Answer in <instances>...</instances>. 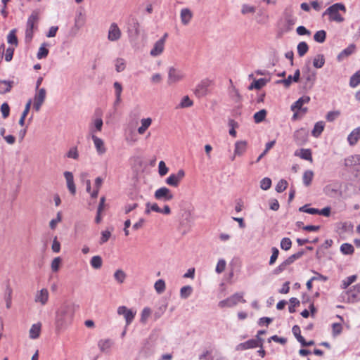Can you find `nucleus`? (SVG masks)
<instances>
[{
	"instance_id": "obj_1",
	"label": "nucleus",
	"mask_w": 360,
	"mask_h": 360,
	"mask_svg": "<svg viewBox=\"0 0 360 360\" xmlns=\"http://www.w3.org/2000/svg\"><path fill=\"white\" fill-rule=\"evenodd\" d=\"M75 311V305L70 302H64L57 309L55 314L56 331L63 330L71 324Z\"/></svg>"
},
{
	"instance_id": "obj_2",
	"label": "nucleus",
	"mask_w": 360,
	"mask_h": 360,
	"mask_svg": "<svg viewBox=\"0 0 360 360\" xmlns=\"http://www.w3.org/2000/svg\"><path fill=\"white\" fill-rule=\"evenodd\" d=\"M346 13L345 6L342 3H335L329 6L322 14V16H328L329 21L341 23L345 20L341 14Z\"/></svg>"
},
{
	"instance_id": "obj_3",
	"label": "nucleus",
	"mask_w": 360,
	"mask_h": 360,
	"mask_svg": "<svg viewBox=\"0 0 360 360\" xmlns=\"http://www.w3.org/2000/svg\"><path fill=\"white\" fill-rule=\"evenodd\" d=\"M239 302L245 303L246 301L243 299V293L236 292L226 300L219 302V306L223 307H232L236 305Z\"/></svg>"
},
{
	"instance_id": "obj_4",
	"label": "nucleus",
	"mask_w": 360,
	"mask_h": 360,
	"mask_svg": "<svg viewBox=\"0 0 360 360\" xmlns=\"http://www.w3.org/2000/svg\"><path fill=\"white\" fill-rule=\"evenodd\" d=\"M283 30L288 32L291 30L292 26L296 22V18L292 14L291 7L285 8L283 11Z\"/></svg>"
},
{
	"instance_id": "obj_5",
	"label": "nucleus",
	"mask_w": 360,
	"mask_h": 360,
	"mask_svg": "<svg viewBox=\"0 0 360 360\" xmlns=\"http://www.w3.org/2000/svg\"><path fill=\"white\" fill-rule=\"evenodd\" d=\"M185 77L184 73L179 69L170 67L168 70V84H172L181 81Z\"/></svg>"
},
{
	"instance_id": "obj_6",
	"label": "nucleus",
	"mask_w": 360,
	"mask_h": 360,
	"mask_svg": "<svg viewBox=\"0 0 360 360\" xmlns=\"http://www.w3.org/2000/svg\"><path fill=\"white\" fill-rule=\"evenodd\" d=\"M309 133L304 128L296 130L293 134V139L297 146H301L308 141Z\"/></svg>"
},
{
	"instance_id": "obj_7",
	"label": "nucleus",
	"mask_w": 360,
	"mask_h": 360,
	"mask_svg": "<svg viewBox=\"0 0 360 360\" xmlns=\"http://www.w3.org/2000/svg\"><path fill=\"white\" fill-rule=\"evenodd\" d=\"M46 96V91L44 88H41L39 90H36V93L34 96L33 108L38 112L42 104L44 103Z\"/></svg>"
},
{
	"instance_id": "obj_8",
	"label": "nucleus",
	"mask_w": 360,
	"mask_h": 360,
	"mask_svg": "<svg viewBox=\"0 0 360 360\" xmlns=\"http://www.w3.org/2000/svg\"><path fill=\"white\" fill-rule=\"evenodd\" d=\"M185 176V172L184 169H179L176 174H171L165 180L167 185L177 187L179 183Z\"/></svg>"
},
{
	"instance_id": "obj_9",
	"label": "nucleus",
	"mask_w": 360,
	"mask_h": 360,
	"mask_svg": "<svg viewBox=\"0 0 360 360\" xmlns=\"http://www.w3.org/2000/svg\"><path fill=\"white\" fill-rule=\"evenodd\" d=\"M117 314L122 315L126 321V327L131 323L134 319L136 311L132 309H128L125 306H120L117 308Z\"/></svg>"
},
{
	"instance_id": "obj_10",
	"label": "nucleus",
	"mask_w": 360,
	"mask_h": 360,
	"mask_svg": "<svg viewBox=\"0 0 360 360\" xmlns=\"http://www.w3.org/2000/svg\"><path fill=\"white\" fill-rule=\"evenodd\" d=\"M154 197L158 200L169 201L174 196L171 191L167 187H161L155 191Z\"/></svg>"
},
{
	"instance_id": "obj_11",
	"label": "nucleus",
	"mask_w": 360,
	"mask_h": 360,
	"mask_svg": "<svg viewBox=\"0 0 360 360\" xmlns=\"http://www.w3.org/2000/svg\"><path fill=\"white\" fill-rule=\"evenodd\" d=\"M212 81L209 79L202 80L196 86L194 94L196 96L200 98L207 95L208 87L211 85Z\"/></svg>"
},
{
	"instance_id": "obj_12",
	"label": "nucleus",
	"mask_w": 360,
	"mask_h": 360,
	"mask_svg": "<svg viewBox=\"0 0 360 360\" xmlns=\"http://www.w3.org/2000/svg\"><path fill=\"white\" fill-rule=\"evenodd\" d=\"M349 302H356L360 300V283L354 285L352 289L347 291Z\"/></svg>"
},
{
	"instance_id": "obj_13",
	"label": "nucleus",
	"mask_w": 360,
	"mask_h": 360,
	"mask_svg": "<svg viewBox=\"0 0 360 360\" xmlns=\"http://www.w3.org/2000/svg\"><path fill=\"white\" fill-rule=\"evenodd\" d=\"M121 31L115 22L112 23L110 26L108 34V40L115 41L121 37Z\"/></svg>"
},
{
	"instance_id": "obj_14",
	"label": "nucleus",
	"mask_w": 360,
	"mask_h": 360,
	"mask_svg": "<svg viewBox=\"0 0 360 360\" xmlns=\"http://www.w3.org/2000/svg\"><path fill=\"white\" fill-rule=\"evenodd\" d=\"M310 101L309 96H304L300 98L296 102H295L292 106L291 110L294 112L301 110L306 112L307 110V108H302L304 104L308 103Z\"/></svg>"
},
{
	"instance_id": "obj_15",
	"label": "nucleus",
	"mask_w": 360,
	"mask_h": 360,
	"mask_svg": "<svg viewBox=\"0 0 360 360\" xmlns=\"http://www.w3.org/2000/svg\"><path fill=\"white\" fill-rule=\"evenodd\" d=\"M49 293L46 288H43L36 292L34 302L45 305L49 300Z\"/></svg>"
},
{
	"instance_id": "obj_16",
	"label": "nucleus",
	"mask_w": 360,
	"mask_h": 360,
	"mask_svg": "<svg viewBox=\"0 0 360 360\" xmlns=\"http://www.w3.org/2000/svg\"><path fill=\"white\" fill-rule=\"evenodd\" d=\"M263 339H252L245 342L240 343L238 345V349H247L250 348H255L262 345Z\"/></svg>"
},
{
	"instance_id": "obj_17",
	"label": "nucleus",
	"mask_w": 360,
	"mask_h": 360,
	"mask_svg": "<svg viewBox=\"0 0 360 360\" xmlns=\"http://www.w3.org/2000/svg\"><path fill=\"white\" fill-rule=\"evenodd\" d=\"M64 176L66 180L67 187L71 194L75 195L76 193V186L74 182L73 174L70 172H65Z\"/></svg>"
},
{
	"instance_id": "obj_18",
	"label": "nucleus",
	"mask_w": 360,
	"mask_h": 360,
	"mask_svg": "<svg viewBox=\"0 0 360 360\" xmlns=\"http://www.w3.org/2000/svg\"><path fill=\"white\" fill-rule=\"evenodd\" d=\"M91 139L94 141L97 153L100 155H103L106 152V148L105 147L103 141L94 134L91 135Z\"/></svg>"
},
{
	"instance_id": "obj_19",
	"label": "nucleus",
	"mask_w": 360,
	"mask_h": 360,
	"mask_svg": "<svg viewBox=\"0 0 360 360\" xmlns=\"http://www.w3.org/2000/svg\"><path fill=\"white\" fill-rule=\"evenodd\" d=\"M192 18H193V13L189 8H184L181 10L180 18H181V23L184 25H188L189 22H191Z\"/></svg>"
},
{
	"instance_id": "obj_20",
	"label": "nucleus",
	"mask_w": 360,
	"mask_h": 360,
	"mask_svg": "<svg viewBox=\"0 0 360 360\" xmlns=\"http://www.w3.org/2000/svg\"><path fill=\"white\" fill-rule=\"evenodd\" d=\"M165 44H163V39L158 40L153 48L150 50V54L151 56L156 57L160 55L164 51Z\"/></svg>"
},
{
	"instance_id": "obj_21",
	"label": "nucleus",
	"mask_w": 360,
	"mask_h": 360,
	"mask_svg": "<svg viewBox=\"0 0 360 360\" xmlns=\"http://www.w3.org/2000/svg\"><path fill=\"white\" fill-rule=\"evenodd\" d=\"M295 156H299L300 158L312 162V155L311 150L309 148H302L300 150H296L295 152Z\"/></svg>"
},
{
	"instance_id": "obj_22",
	"label": "nucleus",
	"mask_w": 360,
	"mask_h": 360,
	"mask_svg": "<svg viewBox=\"0 0 360 360\" xmlns=\"http://www.w3.org/2000/svg\"><path fill=\"white\" fill-rule=\"evenodd\" d=\"M113 342L110 339L100 340L98 342V347L101 352H108L112 347Z\"/></svg>"
},
{
	"instance_id": "obj_23",
	"label": "nucleus",
	"mask_w": 360,
	"mask_h": 360,
	"mask_svg": "<svg viewBox=\"0 0 360 360\" xmlns=\"http://www.w3.org/2000/svg\"><path fill=\"white\" fill-rule=\"evenodd\" d=\"M360 139V127L354 129L348 136L347 141L351 146L355 145Z\"/></svg>"
},
{
	"instance_id": "obj_24",
	"label": "nucleus",
	"mask_w": 360,
	"mask_h": 360,
	"mask_svg": "<svg viewBox=\"0 0 360 360\" xmlns=\"http://www.w3.org/2000/svg\"><path fill=\"white\" fill-rule=\"evenodd\" d=\"M247 142L245 141H238L235 143V155L241 156L246 151Z\"/></svg>"
},
{
	"instance_id": "obj_25",
	"label": "nucleus",
	"mask_w": 360,
	"mask_h": 360,
	"mask_svg": "<svg viewBox=\"0 0 360 360\" xmlns=\"http://www.w3.org/2000/svg\"><path fill=\"white\" fill-rule=\"evenodd\" d=\"M356 49V46L354 44H350L346 49L342 50L338 56L337 58L339 61L342 60L345 58L352 54Z\"/></svg>"
},
{
	"instance_id": "obj_26",
	"label": "nucleus",
	"mask_w": 360,
	"mask_h": 360,
	"mask_svg": "<svg viewBox=\"0 0 360 360\" xmlns=\"http://www.w3.org/2000/svg\"><path fill=\"white\" fill-rule=\"evenodd\" d=\"M38 20H39L38 13L36 11L32 12V14L30 15V17L27 19L26 29L34 30V25H35V24L37 23Z\"/></svg>"
},
{
	"instance_id": "obj_27",
	"label": "nucleus",
	"mask_w": 360,
	"mask_h": 360,
	"mask_svg": "<svg viewBox=\"0 0 360 360\" xmlns=\"http://www.w3.org/2000/svg\"><path fill=\"white\" fill-rule=\"evenodd\" d=\"M13 81L0 79V94H4L9 92L13 87Z\"/></svg>"
},
{
	"instance_id": "obj_28",
	"label": "nucleus",
	"mask_w": 360,
	"mask_h": 360,
	"mask_svg": "<svg viewBox=\"0 0 360 360\" xmlns=\"http://www.w3.org/2000/svg\"><path fill=\"white\" fill-rule=\"evenodd\" d=\"M324 127L325 124L323 121L317 122L316 123H315L314 129L311 131V135L315 138L319 137L320 135L322 134Z\"/></svg>"
},
{
	"instance_id": "obj_29",
	"label": "nucleus",
	"mask_w": 360,
	"mask_h": 360,
	"mask_svg": "<svg viewBox=\"0 0 360 360\" xmlns=\"http://www.w3.org/2000/svg\"><path fill=\"white\" fill-rule=\"evenodd\" d=\"M41 324L40 323H34L31 326L29 331L30 338L36 339L39 338L41 332Z\"/></svg>"
},
{
	"instance_id": "obj_30",
	"label": "nucleus",
	"mask_w": 360,
	"mask_h": 360,
	"mask_svg": "<svg viewBox=\"0 0 360 360\" xmlns=\"http://www.w3.org/2000/svg\"><path fill=\"white\" fill-rule=\"evenodd\" d=\"M141 125L138 128L137 131L139 134H143L152 123V119L150 117L143 118L141 120Z\"/></svg>"
},
{
	"instance_id": "obj_31",
	"label": "nucleus",
	"mask_w": 360,
	"mask_h": 360,
	"mask_svg": "<svg viewBox=\"0 0 360 360\" xmlns=\"http://www.w3.org/2000/svg\"><path fill=\"white\" fill-rule=\"evenodd\" d=\"M267 83V79L264 78H260L259 79L255 80L248 87L250 90H252L253 89H260L263 86L266 85Z\"/></svg>"
},
{
	"instance_id": "obj_32",
	"label": "nucleus",
	"mask_w": 360,
	"mask_h": 360,
	"mask_svg": "<svg viewBox=\"0 0 360 360\" xmlns=\"http://www.w3.org/2000/svg\"><path fill=\"white\" fill-rule=\"evenodd\" d=\"M90 264L95 269H100L103 265V259L101 256L96 255L91 257Z\"/></svg>"
},
{
	"instance_id": "obj_33",
	"label": "nucleus",
	"mask_w": 360,
	"mask_h": 360,
	"mask_svg": "<svg viewBox=\"0 0 360 360\" xmlns=\"http://www.w3.org/2000/svg\"><path fill=\"white\" fill-rule=\"evenodd\" d=\"M304 254V252L303 250H301V251H299L292 255H290V257H288L285 261V264L287 265V266H289L291 264H292L295 260L301 258L303 255Z\"/></svg>"
},
{
	"instance_id": "obj_34",
	"label": "nucleus",
	"mask_w": 360,
	"mask_h": 360,
	"mask_svg": "<svg viewBox=\"0 0 360 360\" xmlns=\"http://www.w3.org/2000/svg\"><path fill=\"white\" fill-rule=\"evenodd\" d=\"M324 64L325 58L323 54H318L313 59V65L316 68H321Z\"/></svg>"
},
{
	"instance_id": "obj_35",
	"label": "nucleus",
	"mask_w": 360,
	"mask_h": 360,
	"mask_svg": "<svg viewBox=\"0 0 360 360\" xmlns=\"http://www.w3.org/2000/svg\"><path fill=\"white\" fill-rule=\"evenodd\" d=\"M297 53L300 57L304 56L309 50V46L305 41H301L297 46Z\"/></svg>"
},
{
	"instance_id": "obj_36",
	"label": "nucleus",
	"mask_w": 360,
	"mask_h": 360,
	"mask_svg": "<svg viewBox=\"0 0 360 360\" xmlns=\"http://www.w3.org/2000/svg\"><path fill=\"white\" fill-rule=\"evenodd\" d=\"M292 333L297 338V341L300 342L302 346L304 347L306 345V341L304 338L300 335V328L298 326H294L292 327Z\"/></svg>"
},
{
	"instance_id": "obj_37",
	"label": "nucleus",
	"mask_w": 360,
	"mask_h": 360,
	"mask_svg": "<svg viewBox=\"0 0 360 360\" xmlns=\"http://www.w3.org/2000/svg\"><path fill=\"white\" fill-rule=\"evenodd\" d=\"M313 176H314V173L311 170L305 171L304 172L303 176H302L303 184L306 186H309L312 181Z\"/></svg>"
},
{
	"instance_id": "obj_38",
	"label": "nucleus",
	"mask_w": 360,
	"mask_h": 360,
	"mask_svg": "<svg viewBox=\"0 0 360 360\" xmlns=\"http://www.w3.org/2000/svg\"><path fill=\"white\" fill-rule=\"evenodd\" d=\"M7 41H8V43L11 45H14L15 46H18V39L16 37V30L15 29H13L10 31V32L8 33V34L7 36Z\"/></svg>"
},
{
	"instance_id": "obj_39",
	"label": "nucleus",
	"mask_w": 360,
	"mask_h": 360,
	"mask_svg": "<svg viewBox=\"0 0 360 360\" xmlns=\"http://www.w3.org/2000/svg\"><path fill=\"white\" fill-rule=\"evenodd\" d=\"M360 84V70L356 72L349 80V85L351 87H356Z\"/></svg>"
},
{
	"instance_id": "obj_40",
	"label": "nucleus",
	"mask_w": 360,
	"mask_h": 360,
	"mask_svg": "<svg viewBox=\"0 0 360 360\" xmlns=\"http://www.w3.org/2000/svg\"><path fill=\"white\" fill-rule=\"evenodd\" d=\"M346 165H360V155L356 154L352 155L345 160Z\"/></svg>"
},
{
	"instance_id": "obj_41",
	"label": "nucleus",
	"mask_w": 360,
	"mask_h": 360,
	"mask_svg": "<svg viewBox=\"0 0 360 360\" xmlns=\"http://www.w3.org/2000/svg\"><path fill=\"white\" fill-rule=\"evenodd\" d=\"M127 277V275L126 274L124 273V271H122V269H117L115 271V272L114 273V278L117 281V283H124L125 278Z\"/></svg>"
},
{
	"instance_id": "obj_42",
	"label": "nucleus",
	"mask_w": 360,
	"mask_h": 360,
	"mask_svg": "<svg viewBox=\"0 0 360 360\" xmlns=\"http://www.w3.org/2000/svg\"><path fill=\"white\" fill-rule=\"evenodd\" d=\"M193 288L191 285H185L180 290V296L183 299L188 298L192 293Z\"/></svg>"
},
{
	"instance_id": "obj_43",
	"label": "nucleus",
	"mask_w": 360,
	"mask_h": 360,
	"mask_svg": "<svg viewBox=\"0 0 360 360\" xmlns=\"http://www.w3.org/2000/svg\"><path fill=\"white\" fill-rule=\"evenodd\" d=\"M357 276L356 275H352L347 277L342 281L341 288L342 289L347 288L352 283L356 281Z\"/></svg>"
},
{
	"instance_id": "obj_44",
	"label": "nucleus",
	"mask_w": 360,
	"mask_h": 360,
	"mask_svg": "<svg viewBox=\"0 0 360 360\" xmlns=\"http://www.w3.org/2000/svg\"><path fill=\"white\" fill-rule=\"evenodd\" d=\"M340 251L344 255H352L354 251V248L351 244L345 243L341 245Z\"/></svg>"
},
{
	"instance_id": "obj_45",
	"label": "nucleus",
	"mask_w": 360,
	"mask_h": 360,
	"mask_svg": "<svg viewBox=\"0 0 360 360\" xmlns=\"http://www.w3.org/2000/svg\"><path fill=\"white\" fill-rule=\"evenodd\" d=\"M266 115V110L264 109L260 110L254 115V120L255 123H260L264 120Z\"/></svg>"
},
{
	"instance_id": "obj_46",
	"label": "nucleus",
	"mask_w": 360,
	"mask_h": 360,
	"mask_svg": "<svg viewBox=\"0 0 360 360\" xmlns=\"http://www.w3.org/2000/svg\"><path fill=\"white\" fill-rule=\"evenodd\" d=\"M47 44L44 43L39 49L37 57L38 59L46 58L49 54V49L46 48Z\"/></svg>"
},
{
	"instance_id": "obj_47",
	"label": "nucleus",
	"mask_w": 360,
	"mask_h": 360,
	"mask_svg": "<svg viewBox=\"0 0 360 360\" xmlns=\"http://www.w3.org/2000/svg\"><path fill=\"white\" fill-rule=\"evenodd\" d=\"M326 38V32L324 30L317 31L314 35V39L319 43H323Z\"/></svg>"
},
{
	"instance_id": "obj_48",
	"label": "nucleus",
	"mask_w": 360,
	"mask_h": 360,
	"mask_svg": "<svg viewBox=\"0 0 360 360\" xmlns=\"http://www.w3.org/2000/svg\"><path fill=\"white\" fill-rule=\"evenodd\" d=\"M115 70L117 72H120L124 70L126 68V63L123 58H117L115 60Z\"/></svg>"
},
{
	"instance_id": "obj_49",
	"label": "nucleus",
	"mask_w": 360,
	"mask_h": 360,
	"mask_svg": "<svg viewBox=\"0 0 360 360\" xmlns=\"http://www.w3.org/2000/svg\"><path fill=\"white\" fill-rule=\"evenodd\" d=\"M154 288L156 292L159 294L163 292L165 290V283L163 280H158L154 285Z\"/></svg>"
},
{
	"instance_id": "obj_50",
	"label": "nucleus",
	"mask_w": 360,
	"mask_h": 360,
	"mask_svg": "<svg viewBox=\"0 0 360 360\" xmlns=\"http://www.w3.org/2000/svg\"><path fill=\"white\" fill-rule=\"evenodd\" d=\"M310 6L316 11L319 12L324 8V4L323 1H311L310 2Z\"/></svg>"
},
{
	"instance_id": "obj_51",
	"label": "nucleus",
	"mask_w": 360,
	"mask_h": 360,
	"mask_svg": "<svg viewBox=\"0 0 360 360\" xmlns=\"http://www.w3.org/2000/svg\"><path fill=\"white\" fill-rule=\"evenodd\" d=\"M288 182L285 179H281L276 186V191L278 193L283 192L288 187Z\"/></svg>"
},
{
	"instance_id": "obj_52",
	"label": "nucleus",
	"mask_w": 360,
	"mask_h": 360,
	"mask_svg": "<svg viewBox=\"0 0 360 360\" xmlns=\"http://www.w3.org/2000/svg\"><path fill=\"white\" fill-rule=\"evenodd\" d=\"M103 124V122L101 118H96L94 121V129H91L92 134H94L96 131H101L102 129Z\"/></svg>"
},
{
	"instance_id": "obj_53",
	"label": "nucleus",
	"mask_w": 360,
	"mask_h": 360,
	"mask_svg": "<svg viewBox=\"0 0 360 360\" xmlns=\"http://www.w3.org/2000/svg\"><path fill=\"white\" fill-rule=\"evenodd\" d=\"M280 245L282 250L287 251L291 248L292 241L289 238H283Z\"/></svg>"
},
{
	"instance_id": "obj_54",
	"label": "nucleus",
	"mask_w": 360,
	"mask_h": 360,
	"mask_svg": "<svg viewBox=\"0 0 360 360\" xmlns=\"http://www.w3.org/2000/svg\"><path fill=\"white\" fill-rule=\"evenodd\" d=\"M271 186V180L269 177H265L262 179L260 181V188L262 190L266 191L269 189Z\"/></svg>"
},
{
	"instance_id": "obj_55",
	"label": "nucleus",
	"mask_w": 360,
	"mask_h": 360,
	"mask_svg": "<svg viewBox=\"0 0 360 360\" xmlns=\"http://www.w3.org/2000/svg\"><path fill=\"white\" fill-rule=\"evenodd\" d=\"M271 252H272V255L269 259V265H273L276 262V261L278 257V255H279V250L276 247H273L271 248Z\"/></svg>"
},
{
	"instance_id": "obj_56",
	"label": "nucleus",
	"mask_w": 360,
	"mask_h": 360,
	"mask_svg": "<svg viewBox=\"0 0 360 360\" xmlns=\"http://www.w3.org/2000/svg\"><path fill=\"white\" fill-rule=\"evenodd\" d=\"M340 115V112L338 110L330 111L327 113L326 118L328 122H333L339 117Z\"/></svg>"
},
{
	"instance_id": "obj_57",
	"label": "nucleus",
	"mask_w": 360,
	"mask_h": 360,
	"mask_svg": "<svg viewBox=\"0 0 360 360\" xmlns=\"http://www.w3.org/2000/svg\"><path fill=\"white\" fill-rule=\"evenodd\" d=\"M168 167L166 166L164 161H160L158 165V172L161 176L167 174L168 172Z\"/></svg>"
},
{
	"instance_id": "obj_58",
	"label": "nucleus",
	"mask_w": 360,
	"mask_h": 360,
	"mask_svg": "<svg viewBox=\"0 0 360 360\" xmlns=\"http://www.w3.org/2000/svg\"><path fill=\"white\" fill-rule=\"evenodd\" d=\"M66 156L68 158H72L74 160H77L79 158V153L77 147L71 148L68 152L67 153Z\"/></svg>"
},
{
	"instance_id": "obj_59",
	"label": "nucleus",
	"mask_w": 360,
	"mask_h": 360,
	"mask_svg": "<svg viewBox=\"0 0 360 360\" xmlns=\"http://www.w3.org/2000/svg\"><path fill=\"white\" fill-rule=\"evenodd\" d=\"M290 304L288 307L289 312L294 313L295 311V307L300 305V301L295 297H292L290 299Z\"/></svg>"
},
{
	"instance_id": "obj_60",
	"label": "nucleus",
	"mask_w": 360,
	"mask_h": 360,
	"mask_svg": "<svg viewBox=\"0 0 360 360\" xmlns=\"http://www.w3.org/2000/svg\"><path fill=\"white\" fill-rule=\"evenodd\" d=\"M193 101L190 99V98L188 96H184V98H182L180 104H179V106L181 108H188V107H191V105H193Z\"/></svg>"
},
{
	"instance_id": "obj_61",
	"label": "nucleus",
	"mask_w": 360,
	"mask_h": 360,
	"mask_svg": "<svg viewBox=\"0 0 360 360\" xmlns=\"http://www.w3.org/2000/svg\"><path fill=\"white\" fill-rule=\"evenodd\" d=\"M60 263H61L60 257H58L54 258L53 259V261L51 262V265L52 271L54 272L58 271L60 268Z\"/></svg>"
},
{
	"instance_id": "obj_62",
	"label": "nucleus",
	"mask_w": 360,
	"mask_h": 360,
	"mask_svg": "<svg viewBox=\"0 0 360 360\" xmlns=\"http://www.w3.org/2000/svg\"><path fill=\"white\" fill-rule=\"evenodd\" d=\"M255 12V7L252 6H250L248 4H243L242 6L241 13L243 15L248 14V13H253Z\"/></svg>"
},
{
	"instance_id": "obj_63",
	"label": "nucleus",
	"mask_w": 360,
	"mask_h": 360,
	"mask_svg": "<svg viewBox=\"0 0 360 360\" xmlns=\"http://www.w3.org/2000/svg\"><path fill=\"white\" fill-rule=\"evenodd\" d=\"M226 261L223 259H221L218 261L217 266H216V272L220 274L225 270L226 268Z\"/></svg>"
},
{
	"instance_id": "obj_64",
	"label": "nucleus",
	"mask_w": 360,
	"mask_h": 360,
	"mask_svg": "<svg viewBox=\"0 0 360 360\" xmlns=\"http://www.w3.org/2000/svg\"><path fill=\"white\" fill-rule=\"evenodd\" d=\"M1 112L2 113V117L4 118H6L8 117L10 113V107L7 103H4L1 106Z\"/></svg>"
}]
</instances>
